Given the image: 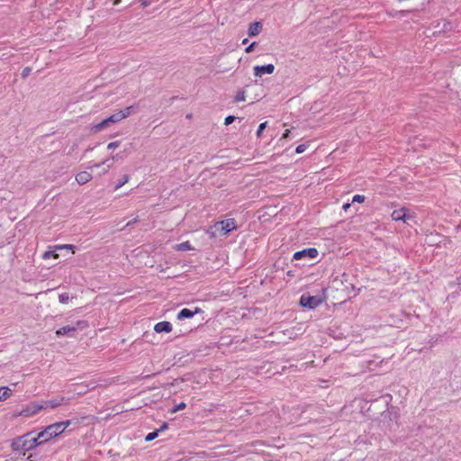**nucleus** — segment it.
Listing matches in <instances>:
<instances>
[{
  "instance_id": "obj_44",
  "label": "nucleus",
  "mask_w": 461,
  "mask_h": 461,
  "mask_svg": "<svg viewBox=\"0 0 461 461\" xmlns=\"http://www.w3.org/2000/svg\"><path fill=\"white\" fill-rule=\"evenodd\" d=\"M142 5H143L144 6H146L148 4H147V2H143V3H142Z\"/></svg>"
},
{
  "instance_id": "obj_14",
  "label": "nucleus",
  "mask_w": 461,
  "mask_h": 461,
  "mask_svg": "<svg viewBox=\"0 0 461 461\" xmlns=\"http://www.w3.org/2000/svg\"><path fill=\"white\" fill-rule=\"evenodd\" d=\"M200 312L199 308H196L194 312L191 311L190 309L184 308L177 313V319L183 320L187 318H192L195 313H198Z\"/></svg>"
},
{
  "instance_id": "obj_34",
  "label": "nucleus",
  "mask_w": 461,
  "mask_h": 461,
  "mask_svg": "<svg viewBox=\"0 0 461 461\" xmlns=\"http://www.w3.org/2000/svg\"><path fill=\"white\" fill-rule=\"evenodd\" d=\"M30 71H31L30 68H24L23 71V77H27L29 75Z\"/></svg>"
},
{
  "instance_id": "obj_20",
  "label": "nucleus",
  "mask_w": 461,
  "mask_h": 461,
  "mask_svg": "<svg viewBox=\"0 0 461 461\" xmlns=\"http://www.w3.org/2000/svg\"><path fill=\"white\" fill-rule=\"evenodd\" d=\"M64 401V398H61L59 400H50V401H48L46 402V406L47 407H50L51 409H55L57 408L58 406L61 405V403L63 402Z\"/></svg>"
},
{
  "instance_id": "obj_40",
  "label": "nucleus",
  "mask_w": 461,
  "mask_h": 461,
  "mask_svg": "<svg viewBox=\"0 0 461 461\" xmlns=\"http://www.w3.org/2000/svg\"><path fill=\"white\" fill-rule=\"evenodd\" d=\"M248 41H248V39H244V40L242 41V44H247V43H248Z\"/></svg>"
},
{
  "instance_id": "obj_35",
  "label": "nucleus",
  "mask_w": 461,
  "mask_h": 461,
  "mask_svg": "<svg viewBox=\"0 0 461 461\" xmlns=\"http://www.w3.org/2000/svg\"><path fill=\"white\" fill-rule=\"evenodd\" d=\"M167 427H168L167 423L165 422V423H163V425L158 430V432L163 431L166 429H167Z\"/></svg>"
},
{
  "instance_id": "obj_25",
  "label": "nucleus",
  "mask_w": 461,
  "mask_h": 461,
  "mask_svg": "<svg viewBox=\"0 0 461 461\" xmlns=\"http://www.w3.org/2000/svg\"><path fill=\"white\" fill-rule=\"evenodd\" d=\"M267 122H262V123H260V124H259L258 129V131H257V137H258V138H260V137H261L263 131H264V130L266 129V127H267Z\"/></svg>"
},
{
  "instance_id": "obj_30",
  "label": "nucleus",
  "mask_w": 461,
  "mask_h": 461,
  "mask_svg": "<svg viewBox=\"0 0 461 461\" xmlns=\"http://www.w3.org/2000/svg\"><path fill=\"white\" fill-rule=\"evenodd\" d=\"M120 146V141H113V142H110L108 145H107V149H114L116 148H118Z\"/></svg>"
},
{
  "instance_id": "obj_19",
  "label": "nucleus",
  "mask_w": 461,
  "mask_h": 461,
  "mask_svg": "<svg viewBox=\"0 0 461 461\" xmlns=\"http://www.w3.org/2000/svg\"><path fill=\"white\" fill-rule=\"evenodd\" d=\"M109 122L107 121V118L103 120L101 122L95 124L94 127H93V131L95 132H99L101 131L103 129L108 127L109 125Z\"/></svg>"
},
{
  "instance_id": "obj_43",
  "label": "nucleus",
  "mask_w": 461,
  "mask_h": 461,
  "mask_svg": "<svg viewBox=\"0 0 461 461\" xmlns=\"http://www.w3.org/2000/svg\"><path fill=\"white\" fill-rule=\"evenodd\" d=\"M388 15H389L390 17H394V14H388Z\"/></svg>"
},
{
  "instance_id": "obj_3",
  "label": "nucleus",
  "mask_w": 461,
  "mask_h": 461,
  "mask_svg": "<svg viewBox=\"0 0 461 461\" xmlns=\"http://www.w3.org/2000/svg\"><path fill=\"white\" fill-rule=\"evenodd\" d=\"M214 230L213 235L226 236L237 229L236 221L233 218L217 221L212 227Z\"/></svg>"
},
{
  "instance_id": "obj_38",
  "label": "nucleus",
  "mask_w": 461,
  "mask_h": 461,
  "mask_svg": "<svg viewBox=\"0 0 461 461\" xmlns=\"http://www.w3.org/2000/svg\"><path fill=\"white\" fill-rule=\"evenodd\" d=\"M27 461H34V460L32 459V455L28 456V457H27Z\"/></svg>"
},
{
  "instance_id": "obj_29",
  "label": "nucleus",
  "mask_w": 461,
  "mask_h": 461,
  "mask_svg": "<svg viewBox=\"0 0 461 461\" xmlns=\"http://www.w3.org/2000/svg\"><path fill=\"white\" fill-rule=\"evenodd\" d=\"M235 119H236V118H235V116H233V115H229V116H227V117L225 118V120H224V124H225V125H229V124L232 123V122L235 121Z\"/></svg>"
},
{
  "instance_id": "obj_7",
  "label": "nucleus",
  "mask_w": 461,
  "mask_h": 461,
  "mask_svg": "<svg viewBox=\"0 0 461 461\" xmlns=\"http://www.w3.org/2000/svg\"><path fill=\"white\" fill-rule=\"evenodd\" d=\"M42 409H43V406L41 404L32 402V403L27 405L25 408H23L17 415L25 417V418H29V417H32L33 415L37 414Z\"/></svg>"
},
{
  "instance_id": "obj_6",
  "label": "nucleus",
  "mask_w": 461,
  "mask_h": 461,
  "mask_svg": "<svg viewBox=\"0 0 461 461\" xmlns=\"http://www.w3.org/2000/svg\"><path fill=\"white\" fill-rule=\"evenodd\" d=\"M322 303V299L319 296H312L309 294H303L300 298V303L303 307H307L309 309H314L321 305Z\"/></svg>"
},
{
  "instance_id": "obj_24",
  "label": "nucleus",
  "mask_w": 461,
  "mask_h": 461,
  "mask_svg": "<svg viewBox=\"0 0 461 461\" xmlns=\"http://www.w3.org/2000/svg\"><path fill=\"white\" fill-rule=\"evenodd\" d=\"M158 436V430H155L153 432L149 433L146 436L145 440L149 442V441L155 439Z\"/></svg>"
},
{
  "instance_id": "obj_9",
  "label": "nucleus",
  "mask_w": 461,
  "mask_h": 461,
  "mask_svg": "<svg viewBox=\"0 0 461 461\" xmlns=\"http://www.w3.org/2000/svg\"><path fill=\"white\" fill-rule=\"evenodd\" d=\"M318 256V250L315 248L304 249L294 254V259L300 260L305 257L315 258Z\"/></svg>"
},
{
  "instance_id": "obj_13",
  "label": "nucleus",
  "mask_w": 461,
  "mask_h": 461,
  "mask_svg": "<svg viewBox=\"0 0 461 461\" xmlns=\"http://www.w3.org/2000/svg\"><path fill=\"white\" fill-rule=\"evenodd\" d=\"M261 31H262V23L259 22H254V23H250L249 30H248V34L249 37H254V36L258 35L261 32Z\"/></svg>"
},
{
  "instance_id": "obj_31",
  "label": "nucleus",
  "mask_w": 461,
  "mask_h": 461,
  "mask_svg": "<svg viewBox=\"0 0 461 461\" xmlns=\"http://www.w3.org/2000/svg\"><path fill=\"white\" fill-rule=\"evenodd\" d=\"M256 44H257L256 42H252L251 44H249V45L245 49V51H246L247 53H250V52H252V51L254 50V49H255Z\"/></svg>"
},
{
  "instance_id": "obj_33",
  "label": "nucleus",
  "mask_w": 461,
  "mask_h": 461,
  "mask_svg": "<svg viewBox=\"0 0 461 461\" xmlns=\"http://www.w3.org/2000/svg\"><path fill=\"white\" fill-rule=\"evenodd\" d=\"M443 29H444L445 31H449V30L451 29V23H448V22H446V23H444Z\"/></svg>"
},
{
  "instance_id": "obj_26",
  "label": "nucleus",
  "mask_w": 461,
  "mask_h": 461,
  "mask_svg": "<svg viewBox=\"0 0 461 461\" xmlns=\"http://www.w3.org/2000/svg\"><path fill=\"white\" fill-rule=\"evenodd\" d=\"M246 100V96H245V92L244 91H240L239 92L236 96H235V101L236 102H244Z\"/></svg>"
},
{
  "instance_id": "obj_11",
  "label": "nucleus",
  "mask_w": 461,
  "mask_h": 461,
  "mask_svg": "<svg viewBox=\"0 0 461 461\" xmlns=\"http://www.w3.org/2000/svg\"><path fill=\"white\" fill-rule=\"evenodd\" d=\"M172 329H173L172 324L169 321H166L158 322L154 326V330L157 333H161V332L169 333L172 331Z\"/></svg>"
},
{
  "instance_id": "obj_16",
  "label": "nucleus",
  "mask_w": 461,
  "mask_h": 461,
  "mask_svg": "<svg viewBox=\"0 0 461 461\" xmlns=\"http://www.w3.org/2000/svg\"><path fill=\"white\" fill-rule=\"evenodd\" d=\"M31 443L33 449L45 443V441H43V438H41V432H39L34 438L31 436Z\"/></svg>"
},
{
  "instance_id": "obj_39",
  "label": "nucleus",
  "mask_w": 461,
  "mask_h": 461,
  "mask_svg": "<svg viewBox=\"0 0 461 461\" xmlns=\"http://www.w3.org/2000/svg\"><path fill=\"white\" fill-rule=\"evenodd\" d=\"M110 167H111V166H110V165H108V166H107V168L104 169V174L107 173Z\"/></svg>"
},
{
  "instance_id": "obj_37",
  "label": "nucleus",
  "mask_w": 461,
  "mask_h": 461,
  "mask_svg": "<svg viewBox=\"0 0 461 461\" xmlns=\"http://www.w3.org/2000/svg\"><path fill=\"white\" fill-rule=\"evenodd\" d=\"M106 161H107V160H104V161H103V162H102V163H100V164H95V165H94V166H93V167H100V166H102V165H104V164L106 163Z\"/></svg>"
},
{
  "instance_id": "obj_21",
  "label": "nucleus",
  "mask_w": 461,
  "mask_h": 461,
  "mask_svg": "<svg viewBox=\"0 0 461 461\" xmlns=\"http://www.w3.org/2000/svg\"><path fill=\"white\" fill-rule=\"evenodd\" d=\"M69 294L68 293H64L59 295V301L62 304H67L69 302Z\"/></svg>"
},
{
  "instance_id": "obj_17",
  "label": "nucleus",
  "mask_w": 461,
  "mask_h": 461,
  "mask_svg": "<svg viewBox=\"0 0 461 461\" xmlns=\"http://www.w3.org/2000/svg\"><path fill=\"white\" fill-rule=\"evenodd\" d=\"M76 330V328L73 327V326H64L60 329H59L57 331H56V334L57 336H63V335H66L71 331H75Z\"/></svg>"
},
{
  "instance_id": "obj_32",
  "label": "nucleus",
  "mask_w": 461,
  "mask_h": 461,
  "mask_svg": "<svg viewBox=\"0 0 461 461\" xmlns=\"http://www.w3.org/2000/svg\"><path fill=\"white\" fill-rule=\"evenodd\" d=\"M290 132H291L290 130H285L280 140H285V139L289 138Z\"/></svg>"
},
{
  "instance_id": "obj_15",
  "label": "nucleus",
  "mask_w": 461,
  "mask_h": 461,
  "mask_svg": "<svg viewBox=\"0 0 461 461\" xmlns=\"http://www.w3.org/2000/svg\"><path fill=\"white\" fill-rule=\"evenodd\" d=\"M174 249L176 251H186V250H193L194 248L189 241H185V242H182L179 244H176L174 246Z\"/></svg>"
},
{
  "instance_id": "obj_10",
  "label": "nucleus",
  "mask_w": 461,
  "mask_h": 461,
  "mask_svg": "<svg viewBox=\"0 0 461 461\" xmlns=\"http://www.w3.org/2000/svg\"><path fill=\"white\" fill-rule=\"evenodd\" d=\"M274 71L275 66L273 64L254 67V76L257 77H261L264 74H273Z\"/></svg>"
},
{
  "instance_id": "obj_42",
  "label": "nucleus",
  "mask_w": 461,
  "mask_h": 461,
  "mask_svg": "<svg viewBox=\"0 0 461 461\" xmlns=\"http://www.w3.org/2000/svg\"><path fill=\"white\" fill-rule=\"evenodd\" d=\"M120 2H121V0H115V1H114V5H117V4H119Z\"/></svg>"
},
{
  "instance_id": "obj_2",
  "label": "nucleus",
  "mask_w": 461,
  "mask_h": 461,
  "mask_svg": "<svg viewBox=\"0 0 461 461\" xmlns=\"http://www.w3.org/2000/svg\"><path fill=\"white\" fill-rule=\"evenodd\" d=\"M32 432H28L21 437L14 438L11 444L13 451L21 452L23 456L26 452L32 450L31 436Z\"/></svg>"
},
{
  "instance_id": "obj_27",
  "label": "nucleus",
  "mask_w": 461,
  "mask_h": 461,
  "mask_svg": "<svg viewBox=\"0 0 461 461\" xmlns=\"http://www.w3.org/2000/svg\"><path fill=\"white\" fill-rule=\"evenodd\" d=\"M186 407L185 402H180L179 404L176 405L173 410L171 411L172 413H176L178 411L184 410Z\"/></svg>"
},
{
  "instance_id": "obj_4",
  "label": "nucleus",
  "mask_w": 461,
  "mask_h": 461,
  "mask_svg": "<svg viewBox=\"0 0 461 461\" xmlns=\"http://www.w3.org/2000/svg\"><path fill=\"white\" fill-rule=\"evenodd\" d=\"M414 217L415 213L410 212V211L405 207L395 209L391 214L392 220L395 221H402L403 222H407L408 221L414 219Z\"/></svg>"
},
{
  "instance_id": "obj_28",
  "label": "nucleus",
  "mask_w": 461,
  "mask_h": 461,
  "mask_svg": "<svg viewBox=\"0 0 461 461\" xmlns=\"http://www.w3.org/2000/svg\"><path fill=\"white\" fill-rule=\"evenodd\" d=\"M306 148H307V147H306V145H304V144H300V145H298V146L296 147V149H295V152H296V153H298V154H301V153H303V152H304V151H305Z\"/></svg>"
},
{
  "instance_id": "obj_12",
  "label": "nucleus",
  "mask_w": 461,
  "mask_h": 461,
  "mask_svg": "<svg viewBox=\"0 0 461 461\" xmlns=\"http://www.w3.org/2000/svg\"><path fill=\"white\" fill-rule=\"evenodd\" d=\"M92 175L87 171H81L76 175V181L78 185H85L92 179Z\"/></svg>"
},
{
  "instance_id": "obj_36",
  "label": "nucleus",
  "mask_w": 461,
  "mask_h": 461,
  "mask_svg": "<svg viewBox=\"0 0 461 461\" xmlns=\"http://www.w3.org/2000/svg\"><path fill=\"white\" fill-rule=\"evenodd\" d=\"M350 206H351V204L349 203H347L343 204L342 208L344 211H348Z\"/></svg>"
},
{
  "instance_id": "obj_18",
  "label": "nucleus",
  "mask_w": 461,
  "mask_h": 461,
  "mask_svg": "<svg viewBox=\"0 0 461 461\" xmlns=\"http://www.w3.org/2000/svg\"><path fill=\"white\" fill-rule=\"evenodd\" d=\"M12 394V391L8 387L0 388V402L8 399Z\"/></svg>"
},
{
  "instance_id": "obj_1",
  "label": "nucleus",
  "mask_w": 461,
  "mask_h": 461,
  "mask_svg": "<svg viewBox=\"0 0 461 461\" xmlns=\"http://www.w3.org/2000/svg\"><path fill=\"white\" fill-rule=\"evenodd\" d=\"M72 423H75L73 420H68L64 421L55 422L47 427L41 432V438H43V441L47 443L50 439L61 435L65 429L70 426Z\"/></svg>"
},
{
  "instance_id": "obj_22",
  "label": "nucleus",
  "mask_w": 461,
  "mask_h": 461,
  "mask_svg": "<svg viewBox=\"0 0 461 461\" xmlns=\"http://www.w3.org/2000/svg\"><path fill=\"white\" fill-rule=\"evenodd\" d=\"M130 180V176L128 175H124L123 177H122V180H121V182H119L115 187H114V190H118L120 189L122 186H123L125 184H127Z\"/></svg>"
},
{
  "instance_id": "obj_41",
  "label": "nucleus",
  "mask_w": 461,
  "mask_h": 461,
  "mask_svg": "<svg viewBox=\"0 0 461 461\" xmlns=\"http://www.w3.org/2000/svg\"><path fill=\"white\" fill-rule=\"evenodd\" d=\"M405 13H407V11H404V10H402V11L398 12V14H405Z\"/></svg>"
},
{
  "instance_id": "obj_8",
  "label": "nucleus",
  "mask_w": 461,
  "mask_h": 461,
  "mask_svg": "<svg viewBox=\"0 0 461 461\" xmlns=\"http://www.w3.org/2000/svg\"><path fill=\"white\" fill-rule=\"evenodd\" d=\"M75 246L74 245H70V244H65V245H58V246H55V250L53 251H46L42 258L44 259H48V258H54V259H58L59 258V255L56 252L57 250H59V249H70L72 251V253H75Z\"/></svg>"
},
{
  "instance_id": "obj_5",
  "label": "nucleus",
  "mask_w": 461,
  "mask_h": 461,
  "mask_svg": "<svg viewBox=\"0 0 461 461\" xmlns=\"http://www.w3.org/2000/svg\"><path fill=\"white\" fill-rule=\"evenodd\" d=\"M133 112H134V107L131 105L128 106V107L124 108L123 110H120V111L114 113L113 114H112L111 116L107 117V121L109 122V123L119 122L122 120L129 117L131 113H133Z\"/></svg>"
},
{
  "instance_id": "obj_23",
  "label": "nucleus",
  "mask_w": 461,
  "mask_h": 461,
  "mask_svg": "<svg viewBox=\"0 0 461 461\" xmlns=\"http://www.w3.org/2000/svg\"><path fill=\"white\" fill-rule=\"evenodd\" d=\"M366 201V196L363 194H355L352 198V203H362Z\"/></svg>"
}]
</instances>
